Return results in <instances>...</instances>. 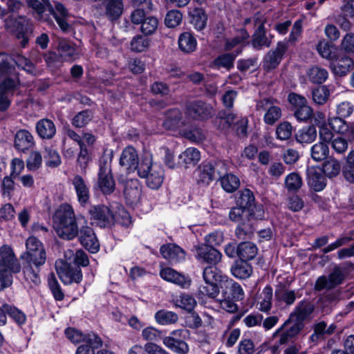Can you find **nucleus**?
I'll use <instances>...</instances> for the list:
<instances>
[{
    "mask_svg": "<svg viewBox=\"0 0 354 354\" xmlns=\"http://www.w3.org/2000/svg\"><path fill=\"white\" fill-rule=\"evenodd\" d=\"M53 227L59 237L73 240L78 236L80 243L91 253L97 252L100 243L93 230L86 225L78 229L73 207L68 203L60 205L53 214Z\"/></svg>",
    "mask_w": 354,
    "mask_h": 354,
    "instance_id": "1",
    "label": "nucleus"
},
{
    "mask_svg": "<svg viewBox=\"0 0 354 354\" xmlns=\"http://www.w3.org/2000/svg\"><path fill=\"white\" fill-rule=\"evenodd\" d=\"M27 0L28 6L32 8L38 20L48 21L50 17L53 16L56 20L60 29L63 32H68L71 26L68 23V12L63 4L57 3L55 8L50 5L48 0Z\"/></svg>",
    "mask_w": 354,
    "mask_h": 354,
    "instance_id": "2",
    "label": "nucleus"
},
{
    "mask_svg": "<svg viewBox=\"0 0 354 354\" xmlns=\"http://www.w3.org/2000/svg\"><path fill=\"white\" fill-rule=\"evenodd\" d=\"M346 267L354 268V265L350 262H346L342 265L335 266L328 275L319 277L314 285V290L317 292L326 290L323 298L329 302H333L338 299L337 292L330 290L342 284L346 276Z\"/></svg>",
    "mask_w": 354,
    "mask_h": 354,
    "instance_id": "3",
    "label": "nucleus"
},
{
    "mask_svg": "<svg viewBox=\"0 0 354 354\" xmlns=\"http://www.w3.org/2000/svg\"><path fill=\"white\" fill-rule=\"evenodd\" d=\"M23 274L25 281L32 288L41 283L40 271L46 261V250H39L32 254H21Z\"/></svg>",
    "mask_w": 354,
    "mask_h": 354,
    "instance_id": "4",
    "label": "nucleus"
},
{
    "mask_svg": "<svg viewBox=\"0 0 354 354\" xmlns=\"http://www.w3.org/2000/svg\"><path fill=\"white\" fill-rule=\"evenodd\" d=\"M138 175L145 178L147 185L153 189H158L164 180V170L162 166L153 163L149 155L142 158Z\"/></svg>",
    "mask_w": 354,
    "mask_h": 354,
    "instance_id": "5",
    "label": "nucleus"
},
{
    "mask_svg": "<svg viewBox=\"0 0 354 354\" xmlns=\"http://www.w3.org/2000/svg\"><path fill=\"white\" fill-rule=\"evenodd\" d=\"M189 335L187 329H178L170 333L169 336L163 339V344L178 354H187L189 347L185 339Z\"/></svg>",
    "mask_w": 354,
    "mask_h": 354,
    "instance_id": "6",
    "label": "nucleus"
},
{
    "mask_svg": "<svg viewBox=\"0 0 354 354\" xmlns=\"http://www.w3.org/2000/svg\"><path fill=\"white\" fill-rule=\"evenodd\" d=\"M97 185L104 194H111L115 189V183L113 179L111 162L104 158L100 160Z\"/></svg>",
    "mask_w": 354,
    "mask_h": 354,
    "instance_id": "7",
    "label": "nucleus"
},
{
    "mask_svg": "<svg viewBox=\"0 0 354 354\" xmlns=\"http://www.w3.org/2000/svg\"><path fill=\"white\" fill-rule=\"evenodd\" d=\"M88 213L91 220L100 227H109L114 225L113 212L105 205H93Z\"/></svg>",
    "mask_w": 354,
    "mask_h": 354,
    "instance_id": "8",
    "label": "nucleus"
},
{
    "mask_svg": "<svg viewBox=\"0 0 354 354\" xmlns=\"http://www.w3.org/2000/svg\"><path fill=\"white\" fill-rule=\"evenodd\" d=\"M185 109L187 115L195 120H205L214 115L212 106L201 100L187 102Z\"/></svg>",
    "mask_w": 354,
    "mask_h": 354,
    "instance_id": "9",
    "label": "nucleus"
},
{
    "mask_svg": "<svg viewBox=\"0 0 354 354\" xmlns=\"http://www.w3.org/2000/svg\"><path fill=\"white\" fill-rule=\"evenodd\" d=\"M55 268L60 280L64 284L78 283L82 279V273L80 267H73L69 263L56 261Z\"/></svg>",
    "mask_w": 354,
    "mask_h": 354,
    "instance_id": "10",
    "label": "nucleus"
},
{
    "mask_svg": "<svg viewBox=\"0 0 354 354\" xmlns=\"http://www.w3.org/2000/svg\"><path fill=\"white\" fill-rule=\"evenodd\" d=\"M67 338L74 344L82 342L89 344L92 348H98L102 346L101 338L93 333H89L86 335L75 328H67L65 330Z\"/></svg>",
    "mask_w": 354,
    "mask_h": 354,
    "instance_id": "11",
    "label": "nucleus"
},
{
    "mask_svg": "<svg viewBox=\"0 0 354 354\" xmlns=\"http://www.w3.org/2000/svg\"><path fill=\"white\" fill-rule=\"evenodd\" d=\"M314 310L315 306L312 302L308 300H302L299 301L294 310L290 315L288 319H287L283 325L275 332L274 335H276L277 333H280L285 325H286L290 321L295 319L304 323L305 320L308 319L310 317Z\"/></svg>",
    "mask_w": 354,
    "mask_h": 354,
    "instance_id": "12",
    "label": "nucleus"
},
{
    "mask_svg": "<svg viewBox=\"0 0 354 354\" xmlns=\"http://www.w3.org/2000/svg\"><path fill=\"white\" fill-rule=\"evenodd\" d=\"M288 50L286 41H279L274 50H270L266 55L263 61V68L270 71L276 68L280 64L284 54Z\"/></svg>",
    "mask_w": 354,
    "mask_h": 354,
    "instance_id": "13",
    "label": "nucleus"
},
{
    "mask_svg": "<svg viewBox=\"0 0 354 354\" xmlns=\"http://www.w3.org/2000/svg\"><path fill=\"white\" fill-rule=\"evenodd\" d=\"M17 78L8 77L0 82V111H6L10 105V97L17 86Z\"/></svg>",
    "mask_w": 354,
    "mask_h": 354,
    "instance_id": "14",
    "label": "nucleus"
},
{
    "mask_svg": "<svg viewBox=\"0 0 354 354\" xmlns=\"http://www.w3.org/2000/svg\"><path fill=\"white\" fill-rule=\"evenodd\" d=\"M220 289L221 297L241 301L244 298V291L239 283L227 277L222 280Z\"/></svg>",
    "mask_w": 354,
    "mask_h": 354,
    "instance_id": "15",
    "label": "nucleus"
},
{
    "mask_svg": "<svg viewBox=\"0 0 354 354\" xmlns=\"http://www.w3.org/2000/svg\"><path fill=\"white\" fill-rule=\"evenodd\" d=\"M120 165L129 172L139 171L140 160L136 150L131 146L127 147L122 152L120 158Z\"/></svg>",
    "mask_w": 354,
    "mask_h": 354,
    "instance_id": "16",
    "label": "nucleus"
},
{
    "mask_svg": "<svg viewBox=\"0 0 354 354\" xmlns=\"http://www.w3.org/2000/svg\"><path fill=\"white\" fill-rule=\"evenodd\" d=\"M196 257L201 261L215 265L221 261L222 254L212 246L202 244L196 247Z\"/></svg>",
    "mask_w": 354,
    "mask_h": 354,
    "instance_id": "17",
    "label": "nucleus"
},
{
    "mask_svg": "<svg viewBox=\"0 0 354 354\" xmlns=\"http://www.w3.org/2000/svg\"><path fill=\"white\" fill-rule=\"evenodd\" d=\"M307 183L315 192H321L326 186V179L322 169L316 167H308L306 169Z\"/></svg>",
    "mask_w": 354,
    "mask_h": 354,
    "instance_id": "18",
    "label": "nucleus"
},
{
    "mask_svg": "<svg viewBox=\"0 0 354 354\" xmlns=\"http://www.w3.org/2000/svg\"><path fill=\"white\" fill-rule=\"evenodd\" d=\"M124 196L129 205L137 204L141 196V185L138 179L131 178L123 182Z\"/></svg>",
    "mask_w": 354,
    "mask_h": 354,
    "instance_id": "19",
    "label": "nucleus"
},
{
    "mask_svg": "<svg viewBox=\"0 0 354 354\" xmlns=\"http://www.w3.org/2000/svg\"><path fill=\"white\" fill-rule=\"evenodd\" d=\"M336 328L337 326L334 324L328 326L325 321L318 322L313 326V333L310 336L309 340L314 345H316L319 342L325 339L326 336L333 335Z\"/></svg>",
    "mask_w": 354,
    "mask_h": 354,
    "instance_id": "20",
    "label": "nucleus"
},
{
    "mask_svg": "<svg viewBox=\"0 0 354 354\" xmlns=\"http://www.w3.org/2000/svg\"><path fill=\"white\" fill-rule=\"evenodd\" d=\"M160 252L162 257L171 264L182 262L185 259V251L174 243L162 245L160 248Z\"/></svg>",
    "mask_w": 354,
    "mask_h": 354,
    "instance_id": "21",
    "label": "nucleus"
},
{
    "mask_svg": "<svg viewBox=\"0 0 354 354\" xmlns=\"http://www.w3.org/2000/svg\"><path fill=\"white\" fill-rule=\"evenodd\" d=\"M0 263L9 268L14 274L19 273L21 269L13 250L8 245L0 248Z\"/></svg>",
    "mask_w": 354,
    "mask_h": 354,
    "instance_id": "22",
    "label": "nucleus"
},
{
    "mask_svg": "<svg viewBox=\"0 0 354 354\" xmlns=\"http://www.w3.org/2000/svg\"><path fill=\"white\" fill-rule=\"evenodd\" d=\"M354 66V61L350 57L339 55L330 64L333 73L339 76H345Z\"/></svg>",
    "mask_w": 354,
    "mask_h": 354,
    "instance_id": "23",
    "label": "nucleus"
},
{
    "mask_svg": "<svg viewBox=\"0 0 354 354\" xmlns=\"http://www.w3.org/2000/svg\"><path fill=\"white\" fill-rule=\"evenodd\" d=\"M183 114L178 109H171L165 113L162 127L167 130H174L183 124Z\"/></svg>",
    "mask_w": 354,
    "mask_h": 354,
    "instance_id": "24",
    "label": "nucleus"
},
{
    "mask_svg": "<svg viewBox=\"0 0 354 354\" xmlns=\"http://www.w3.org/2000/svg\"><path fill=\"white\" fill-rule=\"evenodd\" d=\"M35 145L32 135L27 130L18 131L15 136V147L18 151L25 152Z\"/></svg>",
    "mask_w": 354,
    "mask_h": 354,
    "instance_id": "25",
    "label": "nucleus"
},
{
    "mask_svg": "<svg viewBox=\"0 0 354 354\" xmlns=\"http://www.w3.org/2000/svg\"><path fill=\"white\" fill-rule=\"evenodd\" d=\"M72 184L75 188L79 203L82 205H85L90 198L89 188L84 178L76 175L72 181Z\"/></svg>",
    "mask_w": 354,
    "mask_h": 354,
    "instance_id": "26",
    "label": "nucleus"
},
{
    "mask_svg": "<svg viewBox=\"0 0 354 354\" xmlns=\"http://www.w3.org/2000/svg\"><path fill=\"white\" fill-rule=\"evenodd\" d=\"M36 131L42 139H52L56 134V127L54 122L47 118L39 120L36 124Z\"/></svg>",
    "mask_w": 354,
    "mask_h": 354,
    "instance_id": "27",
    "label": "nucleus"
},
{
    "mask_svg": "<svg viewBox=\"0 0 354 354\" xmlns=\"http://www.w3.org/2000/svg\"><path fill=\"white\" fill-rule=\"evenodd\" d=\"M255 230L254 221L245 218L239 223L235 230V236L239 240L250 239Z\"/></svg>",
    "mask_w": 354,
    "mask_h": 354,
    "instance_id": "28",
    "label": "nucleus"
},
{
    "mask_svg": "<svg viewBox=\"0 0 354 354\" xmlns=\"http://www.w3.org/2000/svg\"><path fill=\"white\" fill-rule=\"evenodd\" d=\"M252 46L257 50H261L263 48H268L272 40L266 35L265 26H259L252 36Z\"/></svg>",
    "mask_w": 354,
    "mask_h": 354,
    "instance_id": "29",
    "label": "nucleus"
},
{
    "mask_svg": "<svg viewBox=\"0 0 354 354\" xmlns=\"http://www.w3.org/2000/svg\"><path fill=\"white\" fill-rule=\"evenodd\" d=\"M57 51L65 61L71 62L77 57L75 46L71 42L64 39L58 40Z\"/></svg>",
    "mask_w": 354,
    "mask_h": 354,
    "instance_id": "30",
    "label": "nucleus"
},
{
    "mask_svg": "<svg viewBox=\"0 0 354 354\" xmlns=\"http://www.w3.org/2000/svg\"><path fill=\"white\" fill-rule=\"evenodd\" d=\"M15 75L13 58L6 53H0V77L6 79Z\"/></svg>",
    "mask_w": 354,
    "mask_h": 354,
    "instance_id": "31",
    "label": "nucleus"
},
{
    "mask_svg": "<svg viewBox=\"0 0 354 354\" xmlns=\"http://www.w3.org/2000/svg\"><path fill=\"white\" fill-rule=\"evenodd\" d=\"M105 15L111 21L118 19L123 12L122 0H105Z\"/></svg>",
    "mask_w": 354,
    "mask_h": 354,
    "instance_id": "32",
    "label": "nucleus"
},
{
    "mask_svg": "<svg viewBox=\"0 0 354 354\" xmlns=\"http://www.w3.org/2000/svg\"><path fill=\"white\" fill-rule=\"evenodd\" d=\"M160 275L164 280L177 284L183 288L189 284L183 274L170 268H162L160 270Z\"/></svg>",
    "mask_w": 354,
    "mask_h": 354,
    "instance_id": "33",
    "label": "nucleus"
},
{
    "mask_svg": "<svg viewBox=\"0 0 354 354\" xmlns=\"http://www.w3.org/2000/svg\"><path fill=\"white\" fill-rule=\"evenodd\" d=\"M257 252V247L252 242L245 241L238 245V257L241 261H248L254 259Z\"/></svg>",
    "mask_w": 354,
    "mask_h": 354,
    "instance_id": "34",
    "label": "nucleus"
},
{
    "mask_svg": "<svg viewBox=\"0 0 354 354\" xmlns=\"http://www.w3.org/2000/svg\"><path fill=\"white\" fill-rule=\"evenodd\" d=\"M317 136L316 128L311 125L303 127L295 133V139L300 144H310L314 142Z\"/></svg>",
    "mask_w": 354,
    "mask_h": 354,
    "instance_id": "35",
    "label": "nucleus"
},
{
    "mask_svg": "<svg viewBox=\"0 0 354 354\" xmlns=\"http://www.w3.org/2000/svg\"><path fill=\"white\" fill-rule=\"evenodd\" d=\"M231 272L236 278L245 279L252 274V268L247 261H236L231 267Z\"/></svg>",
    "mask_w": 354,
    "mask_h": 354,
    "instance_id": "36",
    "label": "nucleus"
},
{
    "mask_svg": "<svg viewBox=\"0 0 354 354\" xmlns=\"http://www.w3.org/2000/svg\"><path fill=\"white\" fill-rule=\"evenodd\" d=\"M190 23L194 28L201 31L203 30L207 25V16L202 8H195L190 13Z\"/></svg>",
    "mask_w": 354,
    "mask_h": 354,
    "instance_id": "37",
    "label": "nucleus"
},
{
    "mask_svg": "<svg viewBox=\"0 0 354 354\" xmlns=\"http://www.w3.org/2000/svg\"><path fill=\"white\" fill-rule=\"evenodd\" d=\"M178 46L182 51L189 53L196 50L197 41L191 32H185L179 36Z\"/></svg>",
    "mask_w": 354,
    "mask_h": 354,
    "instance_id": "38",
    "label": "nucleus"
},
{
    "mask_svg": "<svg viewBox=\"0 0 354 354\" xmlns=\"http://www.w3.org/2000/svg\"><path fill=\"white\" fill-rule=\"evenodd\" d=\"M203 279L205 283L216 284L219 283V287L223 279H226V276H223L221 271L215 266H207L203 270Z\"/></svg>",
    "mask_w": 354,
    "mask_h": 354,
    "instance_id": "39",
    "label": "nucleus"
},
{
    "mask_svg": "<svg viewBox=\"0 0 354 354\" xmlns=\"http://www.w3.org/2000/svg\"><path fill=\"white\" fill-rule=\"evenodd\" d=\"M329 147L323 142H318L310 148V156L315 162H322L326 160L329 156Z\"/></svg>",
    "mask_w": 354,
    "mask_h": 354,
    "instance_id": "40",
    "label": "nucleus"
},
{
    "mask_svg": "<svg viewBox=\"0 0 354 354\" xmlns=\"http://www.w3.org/2000/svg\"><path fill=\"white\" fill-rule=\"evenodd\" d=\"M236 205L247 209L252 207L255 203V198L253 192L249 189H244L237 193L236 198Z\"/></svg>",
    "mask_w": 354,
    "mask_h": 354,
    "instance_id": "41",
    "label": "nucleus"
},
{
    "mask_svg": "<svg viewBox=\"0 0 354 354\" xmlns=\"http://www.w3.org/2000/svg\"><path fill=\"white\" fill-rule=\"evenodd\" d=\"M198 181L208 185L215 178V174L212 169V165L209 162H204L197 170Z\"/></svg>",
    "mask_w": 354,
    "mask_h": 354,
    "instance_id": "42",
    "label": "nucleus"
},
{
    "mask_svg": "<svg viewBox=\"0 0 354 354\" xmlns=\"http://www.w3.org/2000/svg\"><path fill=\"white\" fill-rule=\"evenodd\" d=\"M274 297L277 301L291 306L296 300L297 292L286 288H279L275 290Z\"/></svg>",
    "mask_w": 354,
    "mask_h": 354,
    "instance_id": "43",
    "label": "nucleus"
},
{
    "mask_svg": "<svg viewBox=\"0 0 354 354\" xmlns=\"http://www.w3.org/2000/svg\"><path fill=\"white\" fill-rule=\"evenodd\" d=\"M340 162L333 158L326 160L322 165V172L330 178L336 177L341 171Z\"/></svg>",
    "mask_w": 354,
    "mask_h": 354,
    "instance_id": "44",
    "label": "nucleus"
},
{
    "mask_svg": "<svg viewBox=\"0 0 354 354\" xmlns=\"http://www.w3.org/2000/svg\"><path fill=\"white\" fill-rule=\"evenodd\" d=\"M220 180L223 189L228 193L235 192L240 186L239 178L232 174H225L220 178Z\"/></svg>",
    "mask_w": 354,
    "mask_h": 354,
    "instance_id": "45",
    "label": "nucleus"
},
{
    "mask_svg": "<svg viewBox=\"0 0 354 354\" xmlns=\"http://www.w3.org/2000/svg\"><path fill=\"white\" fill-rule=\"evenodd\" d=\"M201 158L200 151L193 147L187 149L179 156V160L184 163L186 167L189 165H195Z\"/></svg>",
    "mask_w": 354,
    "mask_h": 354,
    "instance_id": "46",
    "label": "nucleus"
},
{
    "mask_svg": "<svg viewBox=\"0 0 354 354\" xmlns=\"http://www.w3.org/2000/svg\"><path fill=\"white\" fill-rule=\"evenodd\" d=\"M174 304L187 312H192L196 305V301L192 295L183 293L176 297L174 299Z\"/></svg>",
    "mask_w": 354,
    "mask_h": 354,
    "instance_id": "47",
    "label": "nucleus"
},
{
    "mask_svg": "<svg viewBox=\"0 0 354 354\" xmlns=\"http://www.w3.org/2000/svg\"><path fill=\"white\" fill-rule=\"evenodd\" d=\"M307 75L311 82L320 84L327 80L328 73L325 68L313 66L308 71Z\"/></svg>",
    "mask_w": 354,
    "mask_h": 354,
    "instance_id": "48",
    "label": "nucleus"
},
{
    "mask_svg": "<svg viewBox=\"0 0 354 354\" xmlns=\"http://www.w3.org/2000/svg\"><path fill=\"white\" fill-rule=\"evenodd\" d=\"M236 55L234 53H224L218 56L214 60V65L217 69L224 68L227 71H230L234 66V62Z\"/></svg>",
    "mask_w": 354,
    "mask_h": 354,
    "instance_id": "49",
    "label": "nucleus"
},
{
    "mask_svg": "<svg viewBox=\"0 0 354 354\" xmlns=\"http://www.w3.org/2000/svg\"><path fill=\"white\" fill-rule=\"evenodd\" d=\"M342 175L344 179L351 183H354V150L351 151L342 167Z\"/></svg>",
    "mask_w": 354,
    "mask_h": 354,
    "instance_id": "50",
    "label": "nucleus"
},
{
    "mask_svg": "<svg viewBox=\"0 0 354 354\" xmlns=\"http://www.w3.org/2000/svg\"><path fill=\"white\" fill-rule=\"evenodd\" d=\"M156 321L161 325H169L177 322L178 315L172 311L160 310L155 314Z\"/></svg>",
    "mask_w": 354,
    "mask_h": 354,
    "instance_id": "51",
    "label": "nucleus"
},
{
    "mask_svg": "<svg viewBox=\"0 0 354 354\" xmlns=\"http://www.w3.org/2000/svg\"><path fill=\"white\" fill-rule=\"evenodd\" d=\"M16 178L12 176H6L1 180L0 185L1 194L3 197L10 199L15 190V183L14 179Z\"/></svg>",
    "mask_w": 354,
    "mask_h": 354,
    "instance_id": "52",
    "label": "nucleus"
},
{
    "mask_svg": "<svg viewBox=\"0 0 354 354\" xmlns=\"http://www.w3.org/2000/svg\"><path fill=\"white\" fill-rule=\"evenodd\" d=\"M4 315L10 316L17 324L21 325L25 323L26 317L25 314L15 306L4 303Z\"/></svg>",
    "mask_w": 354,
    "mask_h": 354,
    "instance_id": "53",
    "label": "nucleus"
},
{
    "mask_svg": "<svg viewBox=\"0 0 354 354\" xmlns=\"http://www.w3.org/2000/svg\"><path fill=\"white\" fill-rule=\"evenodd\" d=\"M43 156L46 165L49 167H57L62 162L61 157L58 152L51 147H46L44 149Z\"/></svg>",
    "mask_w": 354,
    "mask_h": 354,
    "instance_id": "54",
    "label": "nucleus"
},
{
    "mask_svg": "<svg viewBox=\"0 0 354 354\" xmlns=\"http://www.w3.org/2000/svg\"><path fill=\"white\" fill-rule=\"evenodd\" d=\"M272 288L270 286H266L261 293V301H259V310L268 313L272 308Z\"/></svg>",
    "mask_w": 354,
    "mask_h": 354,
    "instance_id": "55",
    "label": "nucleus"
},
{
    "mask_svg": "<svg viewBox=\"0 0 354 354\" xmlns=\"http://www.w3.org/2000/svg\"><path fill=\"white\" fill-rule=\"evenodd\" d=\"M183 20V14L178 10H171L165 15V24L167 28H173L179 26Z\"/></svg>",
    "mask_w": 354,
    "mask_h": 354,
    "instance_id": "56",
    "label": "nucleus"
},
{
    "mask_svg": "<svg viewBox=\"0 0 354 354\" xmlns=\"http://www.w3.org/2000/svg\"><path fill=\"white\" fill-rule=\"evenodd\" d=\"M285 186L289 192H297L302 186V179L298 174L290 173L285 178Z\"/></svg>",
    "mask_w": 354,
    "mask_h": 354,
    "instance_id": "57",
    "label": "nucleus"
},
{
    "mask_svg": "<svg viewBox=\"0 0 354 354\" xmlns=\"http://www.w3.org/2000/svg\"><path fill=\"white\" fill-rule=\"evenodd\" d=\"M149 46V39L142 35L133 37L130 43V48L132 51L141 53L145 51Z\"/></svg>",
    "mask_w": 354,
    "mask_h": 354,
    "instance_id": "58",
    "label": "nucleus"
},
{
    "mask_svg": "<svg viewBox=\"0 0 354 354\" xmlns=\"http://www.w3.org/2000/svg\"><path fill=\"white\" fill-rule=\"evenodd\" d=\"M330 91L325 86H319L312 91L314 102L319 105L325 104L328 100Z\"/></svg>",
    "mask_w": 354,
    "mask_h": 354,
    "instance_id": "59",
    "label": "nucleus"
},
{
    "mask_svg": "<svg viewBox=\"0 0 354 354\" xmlns=\"http://www.w3.org/2000/svg\"><path fill=\"white\" fill-rule=\"evenodd\" d=\"M93 114L89 110L79 112L72 120V124L76 128H82L86 126L92 119Z\"/></svg>",
    "mask_w": 354,
    "mask_h": 354,
    "instance_id": "60",
    "label": "nucleus"
},
{
    "mask_svg": "<svg viewBox=\"0 0 354 354\" xmlns=\"http://www.w3.org/2000/svg\"><path fill=\"white\" fill-rule=\"evenodd\" d=\"M158 20L154 17H146L142 23L140 30L145 35H151L157 30Z\"/></svg>",
    "mask_w": 354,
    "mask_h": 354,
    "instance_id": "61",
    "label": "nucleus"
},
{
    "mask_svg": "<svg viewBox=\"0 0 354 354\" xmlns=\"http://www.w3.org/2000/svg\"><path fill=\"white\" fill-rule=\"evenodd\" d=\"M250 35L249 33L247 32V30L244 28L241 29L238 34L233 38L230 39H227L225 44V48L227 50H230L233 48H234L236 46H237L239 44H241L243 41L245 39H248L249 38Z\"/></svg>",
    "mask_w": 354,
    "mask_h": 354,
    "instance_id": "62",
    "label": "nucleus"
},
{
    "mask_svg": "<svg viewBox=\"0 0 354 354\" xmlns=\"http://www.w3.org/2000/svg\"><path fill=\"white\" fill-rule=\"evenodd\" d=\"M14 63L20 68L26 71L30 74L35 73V67L34 64L28 58L21 55H17L13 58Z\"/></svg>",
    "mask_w": 354,
    "mask_h": 354,
    "instance_id": "63",
    "label": "nucleus"
},
{
    "mask_svg": "<svg viewBox=\"0 0 354 354\" xmlns=\"http://www.w3.org/2000/svg\"><path fill=\"white\" fill-rule=\"evenodd\" d=\"M292 133V127L288 122L280 123L276 129L277 138L281 140H286L290 138Z\"/></svg>",
    "mask_w": 354,
    "mask_h": 354,
    "instance_id": "64",
    "label": "nucleus"
}]
</instances>
